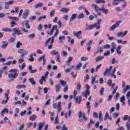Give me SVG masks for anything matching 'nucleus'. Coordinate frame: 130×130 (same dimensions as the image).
Returning <instances> with one entry per match:
<instances>
[{
    "instance_id": "nucleus-13",
    "label": "nucleus",
    "mask_w": 130,
    "mask_h": 130,
    "mask_svg": "<svg viewBox=\"0 0 130 130\" xmlns=\"http://www.w3.org/2000/svg\"><path fill=\"white\" fill-rule=\"evenodd\" d=\"M17 63V61L16 60H14L13 61H9L6 63H4V66H10V64H16Z\"/></svg>"
},
{
    "instance_id": "nucleus-40",
    "label": "nucleus",
    "mask_w": 130,
    "mask_h": 130,
    "mask_svg": "<svg viewBox=\"0 0 130 130\" xmlns=\"http://www.w3.org/2000/svg\"><path fill=\"white\" fill-rule=\"evenodd\" d=\"M81 67H82V62H80L79 64H77L76 67L74 69V70L77 71V70H79V69H80Z\"/></svg>"
},
{
    "instance_id": "nucleus-12",
    "label": "nucleus",
    "mask_w": 130,
    "mask_h": 130,
    "mask_svg": "<svg viewBox=\"0 0 130 130\" xmlns=\"http://www.w3.org/2000/svg\"><path fill=\"white\" fill-rule=\"evenodd\" d=\"M13 31L16 35H22V34H23L22 31H21L19 28H14Z\"/></svg>"
},
{
    "instance_id": "nucleus-44",
    "label": "nucleus",
    "mask_w": 130,
    "mask_h": 130,
    "mask_svg": "<svg viewBox=\"0 0 130 130\" xmlns=\"http://www.w3.org/2000/svg\"><path fill=\"white\" fill-rule=\"evenodd\" d=\"M23 88H26V85H19L18 86L16 87V89H22Z\"/></svg>"
},
{
    "instance_id": "nucleus-61",
    "label": "nucleus",
    "mask_w": 130,
    "mask_h": 130,
    "mask_svg": "<svg viewBox=\"0 0 130 130\" xmlns=\"http://www.w3.org/2000/svg\"><path fill=\"white\" fill-rule=\"evenodd\" d=\"M21 62H24V58H20L18 60V63H21Z\"/></svg>"
},
{
    "instance_id": "nucleus-59",
    "label": "nucleus",
    "mask_w": 130,
    "mask_h": 130,
    "mask_svg": "<svg viewBox=\"0 0 130 130\" xmlns=\"http://www.w3.org/2000/svg\"><path fill=\"white\" fill-rule=\"evenodd\" d=\"M56 58H57L56 61H58V62H60V54L57 55Z\"/></svg>"
},
{
    "instance_id": "nucleus-5",
    "label": "nucleus",
    "mask_w": 130,
    "mask_h": 130,
    "mask_svg": "<svg viewBox=\"0 0 130 130\" xmlns=\"http://www.w3.org/2000/svg\"><path fill=\"white\" fill-rule=\"evenodd\" d=\"M91 89V86L89 85V84H86V90L85 92H83L82 95L84 96V97H86L87 98V96L88 95H90V89Z\"/></svg>"
},
{
    "instance_id": "nucleus-32",
    "label": "nucleus",
    "mask_w": 130,
    "mask_h": 130,
    "mask_svg": "<svg viewBox=\"0 0 130 130\" xmlns=\"http://www.w3.org/2000/svg\"><path fill=\"white\" fill-rule=\"evenodd\" d=\"M103 49H104V48L103 47H99L98 48V51L96 52V53H98L99 52H100V53H102V52H103Z\"/></svg>"
},
{
    "instance_id": "nucleus-55",
    "label": "nucleus",
    "mask_w": 130,
    "mask_h": 130,
    "mask_svg": "<svg viewBox=\"0 0 130 130\" xmlns=\"http://www.w3.org/2000/svg\"><path fill=\"white\" fill-rule=\"evenodd\" d=\"M24 126H25V124H22L20 125V126L18 127L17 130H23V128H24Z\"/></svg>"
},
{
    "instance_id": "nucleus-47",
    "label": "nucleus",
    "mask_w": 130,
    "mask_h": 130,
    "mask_svg": "<svg viewBox=\"0 0 130 130\" xmlns=\"http://www.w3.org/2000/svg\"><path fill=\"white\" fill-rule=\"evenodd\" d=\"M17 48H20V47H21V46H22V43H21V42L19 41L16 43V45Z\"/></svg>"
},
{
    "instance_id": "nucleus-2",
    "label": "nucleus",
    "mask_w": 130,
    "mask_h": 130,
    "mask_svg": "<svg viewBox=\"0 0 130 130\" xmlns=\"http://www.w3.org/2000/svg\"><path fill=\"white\" fill-rule=\"evenodd\" d=\"M8 77L10 79H16L18 76V70L17 69H11L9 71Z\"/></svg>"
},
{
    "instance_id": "nucleus-1",
    "label": "nucleus",
    "mask_w": 130,
    "mask_h": 130,
    "mask_svg": "<svg viewBox=\"0 0 130 130\" xmlns=\"http://www.w3.org/2000/svg\"><path fill=\"white\" fill-rule=\"evenodd\" d=\"M54 30H56V32L53 35V32L54 31ZM47 34H48V35H53V36L52 37V40L51 41V43H53V42H54L55 37L58 35V29H57V25L53 26L50 31L47 32Z\"/></svg>"
},
{
    "instance_id": "nucleus-60",
    "label": "nucleus",
    "mask_w": 130,
    "mask_h": 130,
    "mask_svg": "<svg viewBox=\"0 0 130 130\" xmlns=\"http://www.w3.org/2000/svg\"><path fill=\"white\" fill-rule=\"evenodd\" d=\"M120 102H124V100H125V97H124V95H123L122 96L120 99H119Z\"/></svg>"
},
{
    "instance_id": "nucleus-28",
    "label": "nucleus",
    "mask_w": 130,
    "mask_h": 130,
    "mask_svg": "<svg viewBox=\"0 0 130 130\" xmlns=\"http://www.w3.org/2000/svg\"><path fill=\"white\" fill-rule=\"evenodd\" d=\"M43 6V3H39L34 6L35 9H38V8H41Z\"/></svg>"
},
{
    "instance_id": "nucleus-35",
    "label": "nucleus",
    "mask_w": 130,
    "mask_h": 130,
    "mask_svg": "<svg viewBox=\"0 0 130 130\" xmlns=\"http://www.w3.org/2000/svg\"><path fill=\"white\" fill-rule=\"evenodd\" d=\"M104 56H99L95 60L96 62H98V61H100V60H102L104 58Z\"/></svg>"
},
{
    "instance_id": "nucleus-24",
    "label": "nucleus",
    "mask_w": 130,
    "mask_h": 130,
    "mask_svg": "<svg viewBox=\"0 0 130 130\" xmlns=\"http://www.w3.org/2000/svg\"><path fill=\"white\" fill-rule=\"evenodd\" d=\"M72 110H69V112L68 113H65V116L66 118H69V117H70V116H72Z\"/></svg>"
},
{
    "instance_id": "nucleus-42",
    "label": "nucleus",
    "mask_w": 130,
    "mask_h": 130,
    "mask_svg": "<svg viewBox=\"0 0 130 130\" xmlns=\"http://www.w3.org/2000/svg\"><path fill=\"white\" fill-rule=\"evenodd\" d=\"M60 83L62 86H67V84H68V82L64 81L62 80L60 81Z\"/></svg>"
},
{
    "instance_id": "nucleus-23",
    "label": "nucleus",
    "mask_w": 130,
    "mask_h": 130,
    "mask_svg": "<svg viewBox=\"0 0 130 130\" xmlns=\"http://www.w3.org/2000/svg\"><path fill=\"white\" fill-rule=\"evenodd\" d=\"M8 43L6 42H3V44L1 46V48H3V49H5L8 47Z\"/></svg>"
},
{
    "instance_id": "nucleus-19",
    "label": "nucleus",
    "mask_w": 130,
    "mask_h": 130,
    "mask_svg": "<svg viewBox=\"0 0 130 130\" xmlns=\"http://www.w3.org/2000/svg\"><path fill=\"white\" fill-rule=\"evenodd\" d=\"M97 26V24H94L93 25H90L89 26H86L85 30H91L94 28V27H96Z\"/></svg>"
},
{
    "instance_id": "nucleus-46",
    "label": "nucleus",
    "mask_w": 130,
    "mask_h": 130,
    "mask_svg": "<svg viewBox=\"0 0 130 130\" xmlns=\"http://www.w3.org/2000/svg\"><path fill=\"white\" fill-rule=\"evenodd\" d=\"M5 10H8L10 9V5L7 3L5 2V7H4Z\"/></svg>"
},
{
    "instance_id": "nucleus-8",
    "label": "nucleus",
    "mask_w": 130,
    "mask_h": 130,
    "mask_svg": "<svg viewBox=\"0 0 130 130\" xmlns=\"http://www.w3.org/2000/svg\"><path fill=\"white\" fill-rule=\"evenodd\" d=\"M127 35V30H125L124 32H119L116 35L117 37H124L125 35Z\"/></svg>"
},
{
    "instance_id": "nucleus-3",
    "label": "nucleus",
    "mask_w": 130,
    "mask_h": 130,
    "mask_svg": "<svg viewBox=\"0 0 130 130\" xmlns=\"http://www.w3.org/2000/svg\"><path fill=\"white\" fill-rule=\"evenodd\" d=\"M79 118L80 122H85L88 119L86 115H85V113H82L81 111L79 112Z\"/></svg>"
},
{
    "instance_id": "nucleus-21",
    "label": "nucleus",
    "mask_w": 130,
    "mask_h": 130,
    "mask_svg": "<svg viewBox=\"0 0 130 130\" xmlns=\"http://www.w3.org/2000/svg\"><path fill=\"white\" fill-rule=\"evenodd\" d=\"M86 109L87 110V113L89 114L90 113V109H91V106H90V102H88L86 104Z\"/></svg>"
},
{
    "instance_id": "nucleus-18",
    "label": "nucleus",
    "mask_w": 130,
    "mask_h": 130,
    "mask_svg": "<svg viewBox=\"0 0 130 130\" xmlns=\"http://www.w3.org/2000/svg\"><path fill=\"white\" fill-rule=\"evenodd\" d=\"M121 46H119L116 49V52L118 54H121L122 53V51H121Z\"/></svg>"
},
{
    "instance_id": "nucleus-10",
    "label": "nucleus",
    "mask_w": 130,
    "mask_h": 130,
    "mask_svg": "<svg viewBox=\"0 0 130 130\" xmlns=\"http://www.w3.org/2000/svg\"><path fill=\"white\" fill-rule=\"evenodd\" d=\"M81 34H82V31L81 30L78 31L77 32L76 31H73L74 36H76L78 39H81V38L80 37Z\"/></svg>"
},
{
    "instance_id": "nucleus-7",
    "label": "nucleus",
    "mask_w": 130,
    "mask_h": 130,
    "mask_svg": "<svg viewBox=\"0 0 130 130\" xmlns=\"http://www.w3.org/2000/svg\"><path fill=\"white\" fill-rule=\"evenodd\" d=\"M29 10L28 9H26L24 11V12L22 14V17L24 20H27L28 19V16H29Z\"/></svg>"
},
{
    "instance_id": "nucleus-49",
    "label": "nucleus",
    "mask_w": 130,
    "mask_h": 130,
    "mask_svg": "<svg viewBox=\"0 0 130 130\" xmlns=\"http://www.w3.org/2000/svg\"><path fill=\"white\" fill-rule=\"evenodd\" d=\"M37 17L36 16H31L30 17L29 19L30 21H34L37 20Z\"/></svg>"
},
{
    "instance_id": "nucleus-27",
    "label": "nucleus",
    "mask_w": 130,
    "mask_h": 130,
    "mask_svg": "<svg viewBox=\"0 0 130 130\" xmlns=\"http://www.w3.org/2000/svg\"><path fill=\"white\" fill-rule=\"evenodd\" d=\"M102 12H103V13H104V14H105V15H107V14H108V9H105V8H104V6H102Z\"/></svg>"
},
{
    "instance_id": "nucleus-30",
    "label": "nucleus",
    "mask_w": 130,
    "mask_h": 130,
    "mask_svg": "<svg viewBox=\"0 0 130 130\" xmlns=\"http://www.w3.org/2000/svg\"><path fill=\"white\" fill-rule=\"evenodd\" d=\"M98 83V80H96V78L95 77H92L91 80V84L92 85H95V84Z\"/></svg>"
},
{
    "instance_id": "nucleus-45",
    "label": "nucleus",
    "mask_w": 130,
    "mask_h": 130,
    "mask_svg": "<svg viewBox=\"0 0 130 130\" xmlns=\"http://www.w3.org/2000/svg\"><path fill=\"white\" fill-rule=\"evenodd\" d=\"M34 55V54H31V55H30V58L28 59V60H29V61H34V58L33 57Z\"/></svg>"
},
{
    "instance_id": "nucleus-37",
    "label": "nucleus",
    "mask_w": 130,
    "mask_h": 130,
    "mask_svg": "<svg viewBox=\"0 0 130 130\" xmlns=\"http://www.w3.org/2000/svg\"><path fill=\"white\" fill-rule=\"evenodd\" d=\"M49 114L51 115V120H54V117L55 116V114L54 112H49Z\"/></svg>"
},
{
    "instance_id": "nucleus-62",
    "label": "nucleus",
    "mask_w": 130,
    "mask_h": 130,
    "mask_svg": "<svg viewBox=\"0 0 130 130\" xmlns=\"http://www.w3.org/2000/svg\"><path fill=\"white\" fill-rule=\"evenodd\" d=\"M73 57H69V59H68V61L67 62V63L68 64L70 63V62H71L72 60H73Z\"/></svg>"
},
{
    "instance_id": "nucleus-58",
    "label": "nucleus",
    "mask_w": 130,
    "mask_h": 130,
    "mask_svg": "<svg viewBox=\"0 0 130 130\" xmlns=\"http://www.w3.org/2000/svg\"><path fill=\"white\" fill-rule=\"evenodd\" d=\"M108 85L110 87L112 86V80L111 79H109L108 81Z\"/></svg>"
},
{
    "instance_id": "nucleus-52",
    "label": "nucleus",
    "mask_w": 130,
    "mask_h": 130,
    "mask_svg": "<svg viewBox=\"0 0 130 130\" xmlns=\"http://www.w3.org/2000/svg\"><path fill=\"white\" fill-rule=\"evenodd\" d=\"M25 27L27 29H30V24H29V21H27L25 23Z\"/></svg>"
},
{
    "instance_id": "nucleus-41",
    "label": "nucleus",
    "mask_w": 130,
    "mask_h": 130,
    "mask_svg": "<svg viewBox=\"0 0 130 130\" xmlns=\"http://www.w3.org/2000/svg\"><path fill=\"white\" fill-rule=\"evenodd\" d=\"M9 19L12 21H19V18L15 17L10 16Z\"/></svg>"
},
{
    "instance_id": "nucleus-64",
    "label": "nucleus",
    "mask_w": 130,
    "mask_h": 130,
    "mask_svg": "<svg viewBox=\"0 0 130 130\" xmlns=\"http://www.w3.org/2000/svg\"><path fill=\"white\" fill-rule=\"evenodd\" d=\"M126 130H130V124L127 123L126 124Z\"/></svg>"
},
{
    "instance_id": "nucleus-15",
    "label": "nucleus",
    "mask_w": 130,
    "mask_h": 130,
    "mask_svg": "<svg viewBox=\"0 0 130 130\" xmlns=\"http://www.w3.org/2000/svg\"><path fill=\"white\" fill-rule=\"evenodd\" d=\"M124 0H113L112 5L114 6H118L122 2H123Z\"/></svg>"
},
{
    "instance_id": "nucleus-31",
    "label": "nucleus",
    "mask_w": 130,
    "mask_h": 130,
    "mask_svg": "<svg viewBox=\"0 0 130 130\" xmlns=\"http://www.w3.org/2000/svg\"><path fill=\"white\" fill-rule=\"evenodd\" d=\"M29 81L30 83H31V84L34 85V86L36 85V82H35V80H34V78H29Z\"/></svg>"
},
{
    "instance_id": "nucleus-17",
    "label": "nucleus",
    "mask_w": 130,
    "mask_h": 130,
    "mask_svg": "<svg viewBox=\"0 0 130 130\" xmlns=\"http://www.w3.org/2000/svg\"><path fill=\"white\" fill-rule=\"evenodd\" d=\"M111 44H112V46H111L112 48L111 49V51L112 53H113V52L115 51V49L116 48V44H115L114 42H112Z\"/></svg>"
},
{
    "instance_id": "nucleus-34",
    "label": "nucleus",
    "mask_w": 130,
    "mask_h": 130,
    "mask_svg": "<svg viewBox=\"0 0 130 130\" xmlns=\"http://www.w3.org/2000/svg\"><path fill=\"white\" fill-rule=\"evenodd\" d=\"M55 14V10L53 9L51 11L50 13V16L51 18L54 17V14Z\"/></svg>"
},
{
    "instance_id": "nucleus-33",
    "label": "nucleus",
    "mask_w": 130,
    "mask_h": 130,
    "mask_svg": "<svg viewBox=\"0 0 130 130\" xmlns=\"http://www.w3.org/2000/svg\"><path fill=\"white\" fill-rule=\"evenodd\" d=\"M44 123H39V127L38 128V130H41L42 129V127L44 126Z\"/></svg>"
},
{
    "instance_id": "nucleus-4",
    "label": "nucleus",
    "mask_w": 130,
    "mask_h": 130,
    "mask_svg": "<svg viewBox=\"0 0 130 130\" xmlns=\"http://www.w3.org/2000/svg\"><path fill=\"white\" fill-rule=\"evenodd\" d=\"M61 102H59L58 103V104L56 103H54L53 104V108L54 109H57L58 112H60L61 110Z\"/></svg>"
},
{
    "instance_id": "nucleus-25",
    "label": "nucleus",
    "mask_w": 130,
    "mask_h": 130,
    "mask_svg": "<svg viewBox=\"0 0 130 130\" xmlns=\"http://www.w3.org/2000/svg\"><path fill=\"white\" fill-rule=\"evenodd\" d=\"M78 15L77 14H73L71 17V22L74 21L75 19H77Z\"/></svg>"
},
{
    "instance_id": "nucleus-39",
    "label": "nucleus",
    "mask_w": 130,
    "mask_h": 130,
    "mask_svg": "<svg viewBox=\"0 0 130 130\" xmlns=\"http://www.w3.org/2000/svg\"><path fill=\"white\" fill-rule=\"evenodd\" d=\"M51 40H52V38H49L47 40L46 43H45V45H47V44H48V43H50V44H52V43H51Z\"/></svg>"
},
{
    "instance_id": "nucleus-11",
    "label": "nucleus",
    "mask_w": 130,
    "mask_h": 130,
    "mask_svg": "<svg viewBox=\"0 0 130 130\" xmlns=\"http://www.w3.org/2000/svg\"><path fill=\"white\" fill-rule=\"evenodd\" d=\"M46 56V55H44L43 56H41L39 59V61H43V65H45V62H46V58H45Z\"/></svg>"
},
{
    "instance_id": "nucleus-16",
    "label": "nucleus",
    "mask_w": 130,
    "mask_h": 130,
    "mask_svg": "<svg viewBox=\"0 0 130 130\" xmlns=\"http://www.w3.org/2000/svg\"><path fill=\"white\" fill-rule=\"evenodd\" d=\"M75 101L78 104H81V102H82V96H76L75 98Z\"/></svg>"
},
{
    "instance_id": "nucleus-51",
    "label": "nucleus",
    "mask_w": 130,
    "mask_h": 130,
    "mask_svg": "<svg viewBox=\"0 0 130 130\" xmlns=\"http://www.w3.org/2000/svg\"><path fill=\"white\" fill-rule=\"evenodd\" d=\"M86 60H88V57L85 56H83L81 58V61H86Z\"/></svg>"
},
{
    "instance_id": "nucleus-53",
    "label": "nucleus",
    "mask_w": 130,
    "mask_h": 130,
    "mask_svg": "<svg viewBox=\"0 0 130 130\" xmlns=\"http://www.w3.org/2000/svg\"><path fill=\"white\" fill-rule=\"evenodd\" d=\"M84 79H85V80H84L85 82H88V80H89V79H90V77H89V75L88 74H86Z\"/></svg>"
},
{
    "instance_id": "nucleus-63",
    "label": "nucleus",
    "mask_w": 130,
    "mask_h": 130,
    "mask_svg": "<svg viewBox=\"0 0 130 130\" xmlns=\"http://www.w3.org/2000/svg\"><path fill=\"white\" fill-rule=\"evenodd\" d=\"M68 129L69 128L66 127V124H64L62 127L61 130H68Z\"/></svg>"
},
{
    "instance_id": "nucleus-14",
    "label": "nucleus",
    "mask_w": 130,
    "mask_h": 130,
    "mask_svg": "<svg viewBox=\"0 0 130 130\" xmlns=\"http://www.w3.org/2000/svg\"><path fill=\"white\" fill-rule=\"evenodd\" d=\"M5 98L6 99V100L2 101L1 103L2 104H7V103H8V102L9 101V99H10V97H9V94L5 93Z\"/></svg>"
},
{
    "instance_id": "nucleus-54",
    "label": "nucleus",
    "mask_w": 130,
    "mask_h": 130,
    "mask_svg": "<svg viewBox=\"0 0 130 130\" xmlns=\"http://www.w3.org/2000/svg\"><path fill=\"white\" fill-rule=\"evenodd\" d=\"M28 38H30V39H32L35 37V34H31L28 36Z\"/></svg>"
},
{
    "instance_id": "nucleus-57",
    "label": "nucleus",
    "mask_w": 130,
    "mask_h": 130,
    "mask_svg": "<svg viewBox=\"0 0 130 130\" xmlns=\"http://www.w3.org/2000/svg\"><path fill=\"white\" fill-rule=\"evenodd\" d=\"M94 10H95V12L99 13V12H100V11H101V8L96 6V7H95V8H94Z\"/></svg>"
},
{
    "instance_id": "nucleus-9",
    "label": "nucleus",
    "mask_w": 130,
    "mask_h": 130,
    "mask_svg": "<svg viewBox=\"0 0 130 130\" xmlns=\"http://www.w3.org/2000/svg\"><path fill=\"white\" fill-rule=\"evenodd\" d=\"M111 70H112V67L111 66L110 67L109 69H106L104 73V76L105 77L106 75H108V76H109V75H110V72H111Z\"/></svg>"
},
{
    "instance_id": "nucleus-50",
    "label": "nucleus",
    "mask_w": 130,
    "mask_h": 130,
    "mask_svg": "<svg viewBox=\"0 0 130 130\" xmlns=\"http://www.w3.org/2000/svg\"><path fill=\"white\" fill-rule=\"evenodd\" d=\"M42 19H46V15H44L43 16L40 17V18L38 19L39 22L42 21Z\"/></svg>"
},
{
    "instance_id": "nucleus-6",
    "label": "nucleus",
    "mask_w": 130,
    "mask_h": 130,
    "mask_svg": "<svg viewBox=\"0 0 130 130\" xmlns=\"http://www.w3.org/2000/svg\"><path fill=\"white\" fill-rule=\"evenodd\" d=\"M18 52L21 55V56H25V55H28V54H29L28 51H25L23 49L18 50Z\"/></svg>"
},
{
    "instance_id": "nucleus-43",
    "label": "nucleus",
    "mask_w": 130,
    "mask_h": 130,
    "mask_svg": "<svg viewBox=\"0 0 130 130\" xmlns=\"http://www.w3.org/2000/svg\"><path fill=\"white\" fill-rule=\"evenodd\" d=\"M78 19H84L85 18V16L84 15V14L80 13L77 17Z\"/></svg>"
},
{
    "instance_id": "nucleus-22",
    "label": "nucleus",
    "mask_w": 130,
    "mask_h": 130,
    "mask_svg": "<svg viewBox=\"0 0 130 130\" xmlns=\"http://www.w3.org/2000/svg\"><path fill=\"white\" fill-rule=\"evenodd\" d=\"M30 120H32V121H34V120H36L37 119V115H32L29 117Z\"/></svg>"
},
{
    "instance_id": "nucleus-56",
    "label": "nucleus",
    "mask_w": 130,
    "mask_h": 130,
    "mask_svg": "<svg viewBox=\"0 0 130 130\" xmlns=\"http://www.w3.org/2000/svg\"><path fill=\"white\" fill-rule=\"evenodd\" d=\"M95 3L96 4H101V3H103V4H104L105 2L103 0H96Z\"/></svg>"
},
{
    "instance_id": "nucleus-38",
    "label": "nucleus",
    "mask_w": 130,
    "mask_h": 130,
    "mask_svg": "<svg viewBox=\"0 0 130 130\" xmlns=\"http://www.w3.org/2000/svg\"><path fill=\"white\" fill-rule=\"evenodd\" d=\"M60 12H64V13H68L69 10L67 8H62L60 10Z\"/></svg>"
},
{
    "instance_id": "nucleus-20",
    "label": "nucleus",
    "mask_w": 130,
    "mask_h": 130,
    "mask_svg": "<svg viewBox=\"0 0 130 130\" xmlns=\"http://www.w3.org/2000/svg\"><path fill=\"white\" fill-rule=\"evenodd\" d=\"M60 88H61V85L60 84H57L56 85V87H55V91L56 92V93L59 92V91H60Z\"/></svg>"
},
{
    "instance_id": "nucleus-48",
    "label": "nucleus",
    "mask_w": 130,
    "mask_h": 130,
    "mask_svg": "<svg viewBox=\"0 0 130 130\" xmlns=\"http://www.w3.org/2000/svg\"><path fill=\"white\" fill-rule=\"evenodd\" d=\"M116 29V26L114 24L112 25L109 28L110 31H114V29Z\"/></svg>"
},
{
    "instance_id": "nucleus-29",
    "label": "nucleus",
    "mask_w": 130,
    "mask_h": 130,
    "mask_svg": "<svg viewBox=\"0 0 130 130\" xmlns=\"http://www.w3.org/2000/svg\"><path fill=\"white\" fill-rule=\"evenodd\" d=\"M51 54H53V55H59V52L58 51L53 50V51L50 52Z\"/></svg>"
},
{
    "instance_id": "nucleus-26",
    "label": "nucleus",
    "mask_w": 130,
    "mask_h": 130,
    "mask_svg": "<svg viewBox=\"0 0 130 130\" xmlns=\"http://www.w3.org/2000/svg\"><path fill=\"white\" fill-rule=\"evenodd\" d=\"M2 31H4V32H13L12 29L7 27L2 28Z\"/></svg>"
},
{
    "instance_id": "nucleus-36",
    "label": "nucleus",
    "mask_w": 130,
    "mask_h": 130,
    "mask_svg": "<svg viewBox=\"0 0 130 130\" xmlns=\"http://www.w3.org/2000/svg\"><path fill=\"white\" fill-rule=\"evenodd\" d=\"M25 67H26V63H23L22 65H19L18 68H19L20 71H22L25 68Z\"/></svg>"
}]
</instances>
